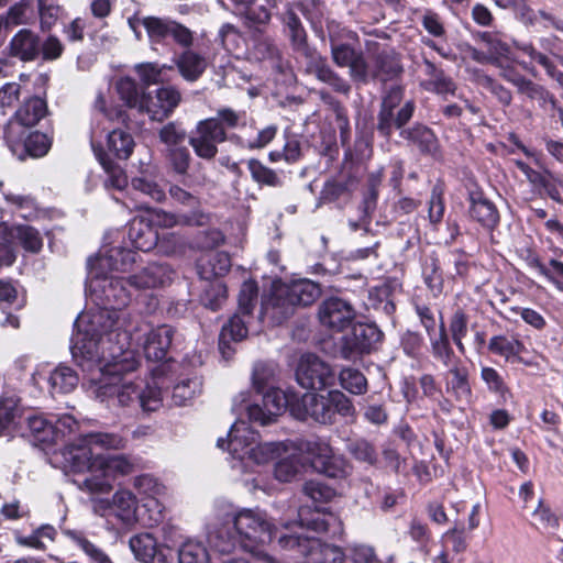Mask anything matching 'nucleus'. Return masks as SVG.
<instances>
[{
	"label": "nucleus",
	"mask_w": 563,
	"mask_h": 563,
	"mask_svg": "<svg viewBox=\"0 0 563 563\" xmlns=\"http://www.w3.org/2000/svg\"><path fill=\"white\" fill-rule=\"evenodd\" d=\"M114 314L101 311L80 319L79 333L71 339V355L82 371L90 373L91 393L108 406L155 411L162 406V393L143 378L133 376L140 366L135 351L126 349L128 335L114 333L107 343L96 341L98 330L113 324Z\"/></svg>",
	"instance_id": "nucleus-1"
},
{
	"label": "nucleus",
	"mask_w": 563,
	"mask_h": 563,
	"mask_svg": "<svg viewBox=\"0 0 563 563\" xmlns=\"http://www.w3.org/2000/svg\"><path fill=\"white\" fill-rule=\"evenodd\" d=\"M125 440L115 433L91 432L71 440L62 451L64 466L74 473L88 475L78 484L90 494H107L113 487L117 476L134 471V462L123 454H103L108 450H122Z\"/></svg>",
	"instance_id": "nucleus-2"
},
{
	"label": "nucleus",
	"mask_w": 563,
	"mask_h": 563,
	"mask_svg": "<svg viewBox=\"0 0 563 563\" xmlns=\"http://www.w3.org/2000/svg\"><path fill=\"white\" fill-rule=\"evenodd\" d=\"M136 261L135 252L122 249L111 247L101 250L96 258H90L88 262L89 273L87 282V290L98 303L104 305L103 308L90 309L81 314L75 321L76 331L73 338L79 333V322L82 317H88L101 311H108L114 314V322L111 327H104L98 330L96 341H103L107 343L108 338L112 336V343H115L114 333H121L125 327L126 314L119 311L120 308L125 307L132 297V289L129 282L130 277H117L108 275L109 272H126Z\"/></svg>",
	"instance_id": "nucleus-3"
},
{
	"label": "nucleus",
	"mask_w": 563,
	"mask_h": 563,
	"mask_svg": "<svg viewBox=\"0 0 563 563\" xmlns=\"http://www.w3.org/2000/svg\"><path fill=\"white\" fill-rule=\"evenodd\" d=\"M274 477L289 483L308 467L331 478H344L351 467L346 460L334 453L330 443L316 438L300 441H283V449L275 457Z\"/></svg>",
	"instance_id": "nucleus-4"
},
{
	"label": "nucleus",
	"mask_w": 563,
	"mask_h": 563,
	"mask_svg": "<svg viewBox=\"0 0 563 563\" xmlns=\"http://www.w3.org/2000/svg\"><path fill=\"white\" fill-rule=\"evenodd\" d=\"M320 294L319 285L309 279L290 283L275 280L268 295L263 298L262 314L282 322L292 314L296 307L311 305Z\"/></svg>",
	"instance_id": "nucleus-5"
},
{
	"label": "nucleus",
	"mask_w": 563,
	"mask_h": 563,
	"mask_svg": "<svg viewBox=\"0 0 563 563\" xmlns=\"http://www.w3.org/2000/svg\"><path fill=\"white\" fill-rule=\"evenodd\" d=\"M232 525L238 533L240 547L246 551H252L258 544L271 542L282 534H290L294 528L302 529L303 522H284L282 523L285 532H279L278 527L273 523L265 511L258 508H243L232 516Z\"/></svg>",
	"instance_id": "nucleus-6"
},
{
	"label": "nucleus",
	"mask_w": 563,
	"mask_h": 563,
	"mask_svg": "<svg viewBox=\"0 0 563 563\" xmlns=\"http://www.w3.org/2000/svg\"><path fill=\"white\" fill-rule=\"evenodd\" d=\"M228 450L244 465H265L274 461L283 449V441L262 442L245 421H236L228 433Z\"/></svg>",
	"instance_id": "nucleus-7"
},
{
	"label": "nucleus",
	"mask_w": 563,
	"mask_h": 563,
	"mask_svg": "<svg viewBox=\"0 0 563 563\" xmlns=\"http://www.w3.org/2000/svg\"><path fill=\"white\" fill-rule=\"evenodd\" d=\"M286 24L295 46L306 59V71L314 75L320 81L328 84L335 91L344 95L349 93L351 86L330 68L324 57L306 45L305 30L292 11L287 12Z\"/></svg>",
	"instance_id": "nucleus-8"
},
{
	"label": "nucleus",
	"mask_w": 563,
	"mask_h": 563,
	"mask_svg": "<svg viewBox=\"0 0 563 563\" xmlns=\"http://www.w3.org/2000/svg\"><path fill=\"white\" fill-rule=\"evenodd\" d=\"M294 528L290 534H282L278 544L286 550H297L305 563H342L344 553L340 547L321 543L318 539L305 537Z\"/></svg>",
	"instance_id": "nucleus-9"
},
{
	"label": "nucleus",
	"mask_w": 563,
	"mask_h": 563,
	"mask_svg": "<svg viewBox=\"0 0 563 563\" xmlns=\"http://www.w3.org/2000/svg\"><path fill=\"white\" fill-rule=\"evenodd\" d=\"M121 333L128 335L126 349H130V340H134L142 344L148 360L162 361L172 344L174 330L168 325L153 328L150 323L142 321L135 325L133 333H129L126 330H121Z\"/></svg>",
	"instance_id": "nucleus-10"
},
{
	"label": "nucleus",
	"mask_w": 563,
	"mask_h": 563,
	"mask_svg": "<svg viewBox=\"0 0 563 563\" xmlns=\"http://www.w3.org/2000/svg\"><path fill=\"white\" fill-rule=\"evenodd\" d=\"M297 399L299 396L291 390L272 387L264 393L262 405L247 406V416L250 420L266 426L273 423L287 409L291 412V407Z\"/></svg>",
	"instance_id": "nucleus-11"
},
{
	"label": "nucleus",
	"mask_w": 563,
	"mask_h": 563,
	"mask_svg": "<svg viewBox=\"0 0 563 563\" xmlns=\"http://www.w3.org/2000/svg\"><path fill=\"white\" fill-rule=\"evenodd\" d=\"M91 503L93 512L108 520L114 518L125 526L136 521L137 498L126 488L118 489L111 498H92Z\"/></svg>",
	"instance_id": "nucleus-12"
},
{
	"label": "nucleus",
	"mask_w": 563,
	"mask_h": 563,
	"mask_svg": "<svg viewBox=\"0 0 563 563\" xmlns=\"http://www.w3.org/2000/svg\"><path fill=\"white\" fill-rule=\"evenodd\" d=\"M225 129L217 119H206L198 122L189 137V144L197 156L203 159H212L218 153L217 144L225 141Z\"/></svg>",
	"instance_id": "nucleus-13"
},
{
	"label": "nucleus",
	"mask_w": 563,
	"mask_h": 563,
	"mask_svg": "<svg viewBox=\"0 0 563 563\" xmlns=\"http://www.w3.org/2000/svg\"><path fill=\"white\" fill-rule=\"evenodd\" d=\"M299 385L307 389H323L333 383L331 366L312 353L303 354L296 369Z\"/></svg>",
	"instance_id": "nucleus-14"
},
{
	"label": "nucleus",
	"mask_w": 563,
	"mask_h": 563,
	"mask_svg": "<svg viewBox=\"0 0 563 563\" xmlns=\"http://www.w3.org/2000/svg\"><path fill=\"white\" fill-rule=\"evenodd\" d=\"M0 234L3 235L5 245L2 246L3 255H0V263L11 265L15 260L12 250L13 244H21L26 251L36 253L43 246V239L37 230L29 225H15L8 228L0 225Z\"/></svg>",
	"instance_id": "nucleus-15"
},
{
	"label": "nucleus",
	"mask_w": 563,
	"mask_h": 563,
	"mask_svg": "<svg viewBox=\"0 0 563 563\" xmlns=\"http://www.w3.org/2000/svg\"><path fill=\"white\" fill-rule=\"evenodd\" d=\"M380 340L382 332L375 324L357 323L353 325L349 334L343 336L341 355L349 361L355 360L365 353H369Z\"/></svg>",
	"instance_id": "nucleus-16"
},
{
	"label": "nucleus",
	"mask_w": 563,
	"mask_h": 563,
	"mask_svg": "<svg viewBox=\"0 0 563 563\" xmlns=\"http://www.w3.org/2000/svg\"><path fill=\"white\" fill-rule=\"evenodd\" d=\"M141 23L146 30L152 43H161L168 36L173 37L177 44L185 47H189L194 42L192 32L176 21L147 16L144 18Z\"/></svg>",
	"instance_id": "nucleus-17"
},
{
	"label": "nucleus",
	"mask_w": 563,
	"mask_h": 563,
	"mask_svg": "<svg viewBox=\"0 0 563 563\" xmlns=\"http://www.w3.org/2000/svg\"><path fill=\"white\" fill-rule=\"evenodd\" d=\"M356 312L352 305L339 297L323 300L318 309L320 323L333 331L340 332L355 319Z\"/></svg>",
	"instance_id": "nucleus-18"
},
{
	"label": "nucleus",
	"mask_w": 563,
	"mask_h": 563,
	"mask_svg": "<svg viewBox=\"0 0 563 563\" xmlns=\"http://www.w3.org/2000/svg\"><path fill=\"white\" fill-rule=\"evenodd\" d=\"M291 416L296 419L305 420L308 417L320 423H331L333 421L330 394L317 395L306 393L296 400L291 407Z\"/></svg>",
	"instance_id": "nucleus-19"
},
{
	"label": "nucleus",
	"mask_w": 563,
	"mask_h": 563,
	"mask_svg": "<svg viewBox=\"0 0 563 563\" xmlns=\"http://www.w3.org/2000/svg\"><path fill=\"white\" fill-rule=\"evenodd\" d=\"M181 101L180 91L173 86L161 87L154 95L146 93L142 113H146L153 121H164L172 115Z\"/></svg>",
	"instance_id": "nucleus-20"
},
{
	"label": "nucleus",
	"mask_w": 563,
	"mask_h": 563,
	"mask_svg": "<svg viewBox=\"0 0 563 563\" xmlns=\"http://www.w3.org/2000/svg\"><path fill=\"white\" fill-rule=\"evenodd\" d=\"M133 487L146 499L144 507L152 508L148 523L153 526L162 522L164 519V507L158 499L166 494V487L157 478L148 474L134 477Z\"/></svg>",
	"instance_id": "nucleus-21"
},
{
	"label": "nucleus",
	"mask_w": 563,
	"mask_h": 563,
	"mask_svg": "<svg viewBox=\"0 0 563 563\" xmlns=\"http://www.w3.org/2000/svg\"><path fill=\"white\" fill-rule=\"evenodd\" d=\"M41 53V41L37 34L27 29L20 30L10 41L8 54L22 62H32Z\"/></svg>",
	"instance_id": "nucleus-22"
},
{
	"label": "nucleus",
	"mask_w": 563,
	"mask_h": 563,
	"mask_svg": "<svg viewBox=\"0 0 563 563\" xmlns=\"http://www.w3.org/2000/svg\"><path fill=\"white\" fill-rule=\"evenodd\" d=\"M172 271L162 264H150L140 273L130 277V286L134 289H150L165 286L172 280Z\"/></svg>",
	"instance_id": "nucleus-23"
},
{
	"label": "nucleus",
	"mask_w": 563,
	"mask_h": 563,
	"mask_svg": "<svg viewBox=\"0 0 563 563\" xmlns=\"http://www.w3.org/2000/svg\"><path fill=\"white\" fill-rule=\"evenodd\" d=\"M144 216L153 228H173L180 224L202 225L205 223V216L196 210L190 214H173L161 209H153L146 211Z\"/></svg>",
	"instance_id": "nucleus-24"
},
{
	"label": "nucleus",
	"mask_w": 563,
	"mask_h": 563,
	"mask_svg": "<svg viewBox=\"0 0 563 563\" xmlns=\"http://www.w3.org/2000/svg\"><path fill=\"white\" fill-rule=\"evenodd\" d=\"M445 388L457 401L468 404L472 388L468 382V371L462 363L450 367L446 373Z\"/></svg>",
	"instance_id": "nucleus-25"
},
{
	"label": "nucleus",
	"mask_w": 563,
	"mask_h": 563,
	"mask_svg": "<svg viewBox=\"0 0 563 563\" xmlns=\"http://www.w3.org/2000/svg\"><path fill=\"white\" fill-rule=\"evenodd\" d=\"M129 239L135 249L147 252L156 245L158 234L142 214L130 222Z\"/></svg>",
	"instance_id": "nucleus-26"
},
{
	"label": "nucleus",
	"mask_w": 563,
	"mask_h": 563,
	"mask_svg": "<svg viewBox=\"0 0 563 563\" xmlns=\"http://www.w3.org/2000/svg\"><path fill=\"white\" fill-rule=\"evenodd\" d=\"M174 62L180 76L189 82L198 80L208 66L206 57L192 49L184 51Z\"/></svg>",
	"instance_id": "nucleus-27"
},
{
	"label": "nucleus",
	"mask_w": 563,
	"mask_h": 563,
	"mask_svg": "<svg viewBox=\"0 0 563 563\" xmlns=\"http://www.w3.org/2000/svg\"><path fill=\"white\" fill-rule=\"evenodd\" d=\"M471 217L485 228L493 229L499 222V213L495 205L481 192L471 194Z\"/></svg>",
	"instance_id": "nucleus-28"
},
{
	"label": "nucleus",
	"mask_w": 563,
	"mask_h": 563,
	"mask_svg": "<svg viewBox=\"0 0 563 563\" xmlns=\"http://www.w3.org/2000/svg\"><path fill=\"white\" fill-rule=\"evenodd\" d=\"M236 14L255 24H265L271 19L268 5L272 0H231Z\"/></svg>",
	"instance_id": "nucleus-29"
},
{
	"label": "nucleus",
	"mask_w": 563,
	"mask_h": 563,
	"mask_svg": "<svg viewBox=\"0 0 563 563\" xmlns=\"http://www.w3.org/2000/svg\"><path fill=\"white\" fill-rule=\"evenodd\" d=\"M400 136L417 146L423 154L433 155L438 151L439 145L437 136L424 125L416 124L412 128L402 129Z\"/></svg>",
	"instance_id": "nucleus-30"
},
{
	"label": "nucleus",
	"mask_w": 563,
	"mask_h": 563,
	"mask_svg": "<svg viewBox=\"0 0 563 563\" xmlns=\"http://www.w3.org/2000/svg\"><path fill=\"white\" fill-rule=\"evenodd\" d=\"M230 256L224 252H209L198 262V272L201 278L211 279L229 272Z\"/></svg>",
	"instance_id": "nucleus-31"
},
{
	"label": "nucleus",
	"mask_w": 563,
	"mask_h": 563,
	"mask_svg": "<svg viewBox=\"0 0 563 563\" xmlns=\"http://www.w3.org/2000/svg\"><path fill=\"white\" fill-rule=\"evenodd\" d=\"M488 350L506 361L522 362L520 354L526 350L523 343L516 338L494 335L488 343Z\"/></svg>",
	"instance_id": "nucleus-32"
},
{
	"label": "nucleus",
	"mask_w": 563,
	"mask_h": 563,
	"mask_svg": "<svg viewBox=\"0 0 563 563\" xmlns=\"http://www.w3.org/2000/svg\"><path fill=\"white\" fill-rule=\"evenodd\" d=\"M26 437L34 444H53L56 442V430L46 418L32 416L27 418Z\"/></svg>",
	"instance_id": "nucleus-33"
},
{
	"label": "nucleus",
	"mask_w": 563,
	"mask_h": 563,
	"mask_svg": "<svg viewBox=\"0 0 563 563\" xmlns=\"http://www.w3.org/2000/svg\"><path fill=\"white\" fill-rule=\"evenodd\" d=\"M347 67L350 68L351 78L361 82H366L369 78L380 77L384 71L380 57L366 60L361 53H357Z\"/></svg>",
	"instance_id": "nucleus-34"
},
{
	"label": "nucleus",
	"mask_w": 563,
	"mask_h": 563,
	"mask_svg": "<svg viewBox=\"0 0 563 563\" xmlns=\"http://www.w3.org/2000/svg\"><path fill=\"white\" fill-rule=\"evenodd\" d=\"M51 394H67L73 391L79 382L77 373L69 366L58 365L47 378Z\"/></svg>",
	"instance_id": "nucleus-35"
},
{
	"label": "nucleus",
	"mask_w": 563,
	"mask_h": 563,
	"mask_svg": "<svg viewBox=\"0 0 563 563\" xmlns=\"http://www.w3.org/2000/svg\"><path fill=\"white\" fill-rule=\"evenodd\" d=\"M307 527L330 538H340L344 531L341 519L332 512H314L307 522Z\"/></svg>",
	"instance_id": "nucleus-36"
},
{
	"label": "nucleus",
	"mask_w": 563,
	"mask_h": 563,
	"mask_svg": "<svg viewBox=\"0 0 563 563\" xmlns=\"http://www.w3.org/2000/svg\"><path fill=\"white\" fill-rule=\"evenodd\" d=\"M402 99V89L398 86H394L389 89L387 95L383 99L382 109L378 115V131L385 136H389L393 126V111Z\"/></svg>",
	"instance_id": "nucleus-37"
},
{
	"label": "nucleus",
	"mask_w": 563,
	"mask_h": 563,
	"mask_svg": "<svg viewBox=\"0 0 563 563\" xmlns=\"http://www.w3.org/2000/svg\"><path fill=\"white\" fill-rule=\"evenodd\" d=\"M431 353L435 360L440 361L448 368L462 363L451 347L443 321L441 322L438 336L431 338Z\"/></svg>",
	"instance_id": "nucleus-38"
},
{
	"label": "nucleus",
	"mask_w": 563,
	"mask_h": 563,
	"mask_svg": "<svg viewBox=\"0 0 563 563\" xmlns=\"http://www.w3.org/2000/svg\"><path fill=\"white\" fill-rule=\"evenodd\" d=\"M481 379L490 394L497 396L503 402L512 398V393L504 376L494 367L482 366Z\"/></svg>",
	"instance_id": "nucleus-39"
},
{
	"label": "nucleus",
	"mask_w": 563,
	"mask_h": 563,
	"mask_svg": "<svg viewBox=\"0 0 563 563\" xmlns=\"http://www.w3.org/2000/svg\"><path fill=\"white\" fill-rule=\"evenodd\" d=\"M134 145L133 136L125 130L113 129L108 133V150L119 159H128L133 153Z\"/></svg>",
	"instance_id": "nucleus-40"
},
{
	"label": "nucleus",
	"mask_w": 563,
	"mask_h": 563,
	"mask_svg": "<svg viewBox=\"0 0 563 563\" xmlns=\"http://www.w3.org/2000/svg\"><path fill=\"white\" fill-rule=\"evenodd\" d=\"M19 398L11 391L0 394V437L7 435L19 413Z\"/></svg>",
	"instance_id": "nucleus-41"
},
{
	"label": "nucleus",
	"mask_w": 563,
	"mask_h": 563,
	"mask_svg": "<svg viewBox=\"0 0 563 563\" xmlns=\"http://www.w3.org/2000/svg\"><path fill=\"white\" fill-rule=\"evenodd\" d=\"M47 106L45 100L38 97L27 99L15 112L16 120L25 126H33L45 117Z\"/></svg>",
	"instance_id": "nucleus-42"
},
{
	"label": "nucleus",
	"mask_w": 563,
	"mask_h": 563,
	"mask_svg": "<svg viewBox=\"0 0 563 563\" xmlns=\"http://www.w3.org/2000/svg\"><path fill=\"white\" fill-rule=\"evenodd\" d=\"M178 563H211L209 550L203 542L188 539L179 545Z\"/></svg>",
	"instance_id": "nucleus-43"
},
{
	"label": "nucleus",
	"mask_w": 563,
	"mask_h": 563,
	"mask_svg": "<svg viewBox=\"0 0 563 563\" xmlns=\"http://www.w3.org/2000/svg\"><path fill=\"white\" fill-rule=\"evenodd\" d=\"M129 545L135 559L143 563L152 562L157 553V541L151 533L133 536Z\"/></svg>",
	"instance_id": "nucleus-44"
},
{
	"label": "nucleus",
	"mask_w": 563,
	"mask_h": 563,
	"mask_svg": "<svg viewBox=\"0 0 563 563\" xmlns=\"http://www.w3.org/2000/svg\"><path fill=\"white\" fill-rule=\"evenodd\" d=\"M202 391V380L198 376L183 379L173 389V400L178 406H185Z\"/></svg>",
	"instance_id": "nucleus-45"
},
{
	"label": "nucleus",
	"mask_w": 563,
	"mask_h": 563,
	"mask_svg": "<svg viewBox=\"0 0 563 563\" xmlns=\"http://www.w3.org/2000/svg\"><path fill=\"white\" fill-rule=\"evenodd\" d=\"M92 147L98 161L108 174L106 186L119 190L125 188L128 186V177L124 170L120 166L115 165L112 161H110L101 150H97L93 145Z\"/></svg>",
	"instance_id": "nucleus-46"
},
{
	"label": "nucleus",
	"mask_w": 563,
	"mask_h": 563,
	"mask_svg": "<svg viewBox=\"0 0 563 563\" xmlns=\"http://www.w3.org/2000/svg\"><path fill=\"white\" fill-rule=\"evenodd\" d=\"M117 90L120 98L128 107L142 111L146 93L139 92L136 82L129 78H121L117 84Z\"/></svg>",
	"instance_id": "nucleus-47"
},
{
	"label": "nucleus",
	"mask_w": 563,
	"mask_h": 563,
	"mask_svg": "<svg viewBox=\"0 0 563 563\" xmlns=\"http://www.w3.org/2000/svg\"><path fill=\"white\" fill-rule=\"evenodd\" d=\"M339 380L342 388L353 395H363L367 391V379L358 369L343 368L339 374Z\"/></svg>",
	"instance_id": "nucleus-48"
},
{
	"label": "nucleus",
	"mask_w": 563,
	"mask_h": 563,
	"mask_svg": "<svg viewBox=\"0 0 563 563\" xmlns=\"http://www.w3.org/2000/svg\"><path fill=\"white\" fill-rule=\"evenodd\" d=\"M451 338L461 354H465L466 349L463 339L468 332V317L463 310H456L449 325Z\"/></svg>",
	"instance_id": "nucleus-49"
},
{
	"label": "nucleus",
	"mask_w": 563,
	"mask_h": 563,
	"mask_svg": "<svg viewBox=\"0 0 563 563\" xmlns=\"http://www.w3.org/2000/svg\"><path fill=\"white\" fill-rule=\"evenodd\" d=\"M247 168L254 181L261 185L279 187L282 186L280 177L273 169L265 166L258 159L252 158L247 162Z\"/></svg>",
	"instance_id": "nucleus-50"
},
{
	"label": "nucleus",
	"mask_w": 563,
	"mask_h": 563,
	"mask_svg": "<svg viewBox=\"0 0 563 563\" xmlns=\"http://www.w3.org/2000/svg\"><path fill=\"white\" fill-rule=\"evenodd\" d=\"M56 536V529L53 526L44 525L36 529L32 534L23 537L18 536L16 541L21 545L43 550L47 542H53Z\"/></svg>",
	"instance_id": "nucleus-51"
},
{
	"label": "nucleus",
	"mask_w": 563,
	"mask_h": 563,
	"mask_svg": "<svg viewBox=\"0 0 563 563\" xmlns=\"http://www.w3.org/2000/svg\"><path fill=\"white\" fill-rule=\"evenodd\" d=\"M210 541L214 549L227 554L232 552L236 547H240V540H238V533L230 528H219L210 534Z\"/></svg>",
	"instance_id": "nucleus-52"
},
{
	"label": "nucleus",
	"mask_w": 563,
	"mask_h": 563,
	"mask_svg": "<svg viewBox=\"0 0 563 563\" xmlns=\"http://www.w3.org/2000/svg\"><path fill=\"white\" fill-rule=\"evenodd\" d=\"M250 319L249 316H243L240 312H236L229 322L223 325L221 331V339L222 341H225L227 338H230L233 341H241L243 340L247 334V322Z\"/></svg>",
	"instance_id": "nucleus-53"
},
{
	"label": "nucleus",
	"mask_w": 563,
	"mask_h": 563,
	"mask_svg": "<svg viewBox=\"0 0 563 563\" xmlns=\"http://www.w3.org/2000/svg\"><path fill=\"white\" fill-rule=\"evenodd\" d=\"M521 51L528 57H530L532 62H536L539 65H541L545 69L548 75L555 79L559 82V85L563 88V73L554 67L553 63L547 55L538 52L533 46L529 44L522 45Z\"/></svg>",
	"instance_id": "nucleus-54"
},
{
	"label": "nucleus",
	"mask_w": 563,
	"mask_h": 563,
	"mask_svg": "<svg viewBox=\"0 0 563 563\" xmlns=\"http://www.w3.org/2000/svg\"><path fill=\"white\" fill-rule=\"evenodd\" d=\"M158 137L169 150L180 147L179 145L185 142L187 133L178 123L169 122L159 130Z\"/></svg>",
	"instance_id": "nucleus-55"
},
{
	"label": "nucleus",
	"mask_w": 563,
	"mask_h": 563,
	"mask_svg": "<svg viewBox=\"0 0 563 563\" xmlns=\"http://www.w3.org/2000/svg\"><path fill=\"white\" fill-rule=\"evenodd\" d=\"M250 54L256 60H269L273 65H275L279 55L276 45L267 37L255 40Z\"/></svg>",
	"instance_id": "nucleus-56"
},
{
	"label": "nucleus",
	"mask_w": 563,
	"mask_h": 563,
	"mask_svg": "<svg viewBox=\"0 0 563 563\" xmlns=\"http://www.w3.org/2000/svg\"><path fill=\"white\" fill-rule=\"evenodd\" d=\"M227 299V287L217 280L211 283L201 297L202 303L211 310L219 309Z\"/></svg>",
	"instance_id": "nucleus-57"
},
{
	"label": "nucleus",
	"mask_w": 563,
	"mask_h": 563,
	"mask_svg": "<svg viewBox=\"0 0 563 563\" xmlns=\"http://www.w3.org/2000/svg\"><path fill=\"white\" fill-rule=\"evenodd\" d=\"M51 147V141L46 134L32 132L24 141L25 152L32 157L44 156Z\"/></svg>",
	"instance_id": "nucleus-58"
},
{
	"label": "nucleus",
	"mask_w": 563,
	"mask_h": 563,
	"mask_svg": "<svg viewBox=\"0 0 563 563\" xmlns=\"http://www.w3.org/2000/svg\"><path fill=\"white\" fill-rule=\"evenodd\" d=\"M302 490L309 498L320 503L330 501L336 495L332 487L313 479L306 482Z\"/></svg>",
	"instance_id": "nucleus-59"
},
{
	"label": "nucleus",
	"mask_w": 563,
	"mask_h": 563,
	"mask_svg": "<svg viewBox=\"0 0 563 563\" xmlns=\"http://www.w3.org/2000/svg\"><path fill=\"white\" fill-rule=\"evenodd\" d=\"M62 8L57 0H38V12L42 30L51 29L57 21Z\"/></svg>",
	"instance_id": "nucleus-60"
},
{
	"label": "nucleus",
	"mask_w": 563,
	"mask_h": 563,
	"mask_svg": "<svg viewBox=\"0 0 563 563\" xmlns=\"http://www.w3.org/2000/svg\"><path fill=\"white\" fill-rule=\"evenodd\" d=\"M505 77L508 81L512 82L518 88L519 92L528 96L529 98L545 99V90L532 81L523 78L522 76L505 74Z\"/></svg>",
	"instance_id": "nucleus-61"
},
{
	"label": "nucleus",
	"mask_w": 563,
	"mask_h": 563,
	"mask_svg": "<svg viewBox=\"0 0 563 563\" xmlns=\"http://www.w3.org/2000/svg\"><path fill=\"white\" fill-rule=\"evenodd\" d=\"M71 538L85 554L95 563H113L109 555L99 547L87 540L85 537L71 533Z\"/></svg>",
	"instance_id": "nucleus-62"
},
{
	"label": "nucleus",
	"mask_w": 563,
	"mask_h": 563,
	"mask_svg": "<svg viewBox=\"0 0 563 563\" xmlns=\"http://www.w3.org/2000/svg\"><path fill=\"white\" fill-rule=\"evenodd\" d=\"M257 298V285L255 282L249 280L243 283L239 294L238 312L249 316L254 307Z\"/></svg>",
	"instance_id": "nucleus-63"
},
{
	"label": "nucleus",
	"mask_w": 563,
	"mask_h": 563,
	"mask_svg": "<svg viewBox=\"0 0 563 563\" xmlns=\"http://www.w3.org/2000/svg\"><path fill=\"white\" fill-rule=\"evenodd\" d=\"M330 401L332 407L333 417L339 413L343 417H353L355 408L351 399L340 390H330Z\"/></svg>",
	"instance_id": "nucleus-64"
}]
</instances>
